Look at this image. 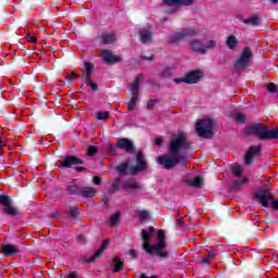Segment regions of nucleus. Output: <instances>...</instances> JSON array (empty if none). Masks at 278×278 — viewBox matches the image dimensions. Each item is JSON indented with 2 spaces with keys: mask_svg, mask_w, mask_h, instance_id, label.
I'll return each instance as SVG.
<instances>
[{
  "mask_svg": "<svg viewBox=\"0 0 278 278\" xmlns=\"http://www.w3.org/2000/svg\"><path fill=\"white\" fill-rule=\"evenodd\" d=\"M192 150V142L188 138V134L178 131L172 135L167 144L168 154H162L156 157V164L165 168V170H173L177 165L188 164V156L181 153H188Z\"/></svg>",
  "mask_w": 278,
  "mask_h": 278,
  "instance_id": "f257e3e1",
  "label": "nucleus"
},
{
  "mask_svg": "<svg viewBox=\"0 0 278 278\" xmlns=\"http://www.w3.org/2000/svg\"><path fill=\"white\" fill-rule=\"evenodd\" d=\"M155 233V227L150 226L147 229L141 230V239L143 240L142 249L148 252L149 255H153L155 252L162 258L168 257V253L164 252L166 249V231L159 230L157 232V243L151 247V237Z\"/></svg>",
  "mask_w": 278,
  "mask_h": 278,
  "instance_id": "f03ea898",
  "label": "nucleus"
},
{
  "mask_svg": "<svg viewBox=\"0 0 278 278\" xmlns=\"http://www.w3.org/2000/svg\"><path fill=\"white\" fill-rule=\"evenodd\" d=\"M256 136L260 140H278V128L268 129L264 124L248 127L247 136Z\"/></svg>",
  "mask_w": 278,
  "mask_h": 278,
  "instance_id": "7ed1b4c3",
  "label": "nucleus"
},
{
  "mask_svg": "<svg viewBox=\"0 0 278 278\" xmlns=\"http://www.w3.org/2000/svg\"><path fill=\"white\" fill-rule=\"evenodd\" d=\"M195 131L200 138H212L216 134V122L210 118L199 119L195 124Z\"/></svg>",
  "mask_w": 278,
  "mask_h": 278,
  "instance_id": "20e7f679",
  "label": "nucleus"
},
{
  "mask_svg": "<svg viewBox=\"0 0 278 278\" xmlns=\"http://www.w3.org/2000/svg\"><path fill=\"white\" fill-rule=\"evenodd\" d=\"M251 60H253V51L249 47H244L240 53V56L233 62L235 71H243L251 66Z\"/></svg>",
  "mask_w": 278,
  "mask_h": 278,
  "instance_id": "39448f33",
  "label": "nucleus"
},
{
  "mask_svg": "<svg viewBox=\"0 0 278 278\" xmlns=\"http://www.w3.org/2000/svg\"><path fill=\"white\" fill-rule=\"evenodd\" d=\"M255 198L263 205V207H270L271 202V207L274 210H278V200H276L275 195L270 193V190L262 189L255 193Z\"/></svg>",
  "mask_w": 278,
  "mask_h": 278,
  "instance_id": "423d86ee",
  "label": "nucleus"
},
{
  "mask_svg": "<svg viewBox=\"0 0 278 278\" xmlns=\"http://www.w3.org/2000/svg\"><path fill=\"white\" fill-rule=\"evenodd\" d=\"M203 79V74L201 71L189 72L186 76L181 78H175V84H199Z\"/></svg>",
  "mask_w": 278,
  "mask_h": 278,
  "instance_id": "0eeeda50",
  "label": "nucleus"
},
{
  "mask_svg": "<svg viewBox=\"0 0 278 278\" xmlns=\"http://www.w3.org/2000/svg\"><path fill=\"white\" fill-rule=\"evenodd\" d=\"M0 203L3 205L4 212L8 216H18V208L12 205V198L8 195H0Z\"/></svg>",
  "mask_w": 278,
  "mask_h": 278,
  "instance_id": "6e6552de",
  "label": "nucleus"
},
{
  "mask_svg": "<svg viewBox=\"0 0 278 278\" xmlns=\"http://www.w3.org/2000/svg\"><path fill=\"white\" fill-rule=\"evenodd\" d=\"M192 36H197V30L187 28L185 30H180L168 37V42H179V40H184V38H190Z\"/></svg>",
  "mask_w": 278,
  "mask_h": 278,
  "instance_id": "1a4fd4ad",
  "label": "nucleus"
},
{
  "mask_svg": "<svg viewBox=\"0 0 278 278\" xmlns=\"http://www.w3.org/2000/svg\"><path fill=\"white\" fill-rule=\"evenodd\" d=\"M136 160H137V166L129 168V173L132 175H138L140 170H144L147 168V161H144V153H142V151H139L137 153Z\"/></svg>",
  "mask_w": 278,
  "mask_h": 278,
  "instance_id": "9d476101",
  "label": "nucleus"
},
{
  "mask_svg": "<svg viewBox=\"0 0 278 278\" xmlns=\"http://www.w3.org/2000/svg\"><path fill=\"white\" fill-rule=\"evenodd\" d=\"M79 164H84V160L75 156V155H68L61 160L60 166L61 168H73V166H77Z\"/></svg>",
  "mask_w": 278,
  "mask_h": 278,
  "instance_id": "9b49d317",
  "label": "nucleus"
},
{
  "mask_svg": "<svg viewBox=\"0 0 278 278\" xmlns=\"http://www.w3.org/2000/svg\"><path fill=\"white\" fill-rule=\"evenodd\" d=\"M101 58L105 64H117L121 62V58L112 52V50H101Z\"/></svg>",
  "mask_w": 278,
  "mask_h": 278,
  "instance_id": "f8f14e48",
  "label": "nucleus"
},
{
  "mask_svg": "<svg viewBox=\"0 0 278 278\" xmlns=\"http://www.w3.org/2000/svg\"><path fill=\"white\" fill-rule=\"evenodd\" d=\"M117 148L124 149L127 153H134L136 151V147L134 146V141L127 138H122L117 140Z\"/></svg>",
  "mask_w": 278,
  "mask_h": 278,
  "instance_id": "ddd939ff",
  "label": "nucleus"
},
{
  "mask_svg": "<svg viewBox=\"0 0 278 278\" xmlns=\"http://www.w3.org/2000/svg\"><path fill=\"white\" fill-rule=\"evenodd\" d=\"M190 49L195 53H201V55H205L207 53V50L205 49V43H203V41L200 39H192L190 41Z\"/></svg>",
  "mask_w": 278,
  "mask_h": 278,
  "instance_id": "4468645a",
  "label": "nucleus"
},
{
  "mask_svg": "<svg viewBox=\"0 0 278 278\" xmlns=\"http://www.w3.org/2000/svg\"><path fill=\"white\" fill-rule=\"evenodd\" d=\"M144 79L143 74H138L135 78V80L130 84V92L132 97H139L140 93V83Z\"/></svg>",
  "mask_w": 278,
  "mask_h": 278,
  "instance_id": "2eb2a0df",
  "label": "nucleus"
},
{
  "mask_svg": "<svg viewBox=\"0 0 278 278\" xmlns=\"http://www.w3.org/2000/svg\"><path fill=\"white\" fill-rule=\"evenodd\" d=\"M139 36L142 45H151V42H153V31L151 30V28L140 29Z\"/></svg>",
  "mask_w": 278,
  "mask_h": 278,
  "instance_id": "dca6fc26",
  "label": "nucleus"
},
{
  "mask_svg": "<svg viewBox=\"0 0 278 278\" xmlns=\"http://www.w3.org/2000/svg\"><path fill=\"white\" fill-rule=\"evenodd\" d=\"M123 190H130V192H142V185L134 179H129L124 182Z\"/></svg>",
  "mask_w": 278,
  "mask_h": 278,
  "instance_id": "f3484780",
  "label": "nucleus"
},
{
  "mask_svg": "<svg viewBox=\"0 0 278 278\" xmlns=\"http://www.w3.org/2000/svg\"><path fill=\"white\" fill-rule=\"evenodd\" d=\"M108 247H110V239H105L102 242L100 249L89 258L88 262H94L96 260L101 257L103 253H105V251L108 250Z\"/></svg>",
  "mask_w": 278,
  "mask_h": 278,
  "instance_id": "a211bd4d",
  "label": "nucleus"
},
{
  "mask_svg": "<svg viewBox=\"0 0 278 278\" xmlns=\"http://www.w3.org/2000/svg\"><path fill=\"white\" fill-rule=\"evenodd\" d=\"M260 149H262V146L250 147L245 154V164H251L253 162V159L255 157L256 153H260Z\"/></svg>",
  "mask_w": 278,
  "mask_h": 278,
  "instance_id": "6ab92c4d",
  "label": "nucleus"
},
{
  "mask_svg": "<svg viewBox=\"0 0 278 278\" xmlns=\"http://www.w3.org/2000/svg\"><path fill=\"white\" fill-rule=\"evenodd\" d=\"M2 253L7 257H14L18 253V248L14 244H4L2 245Z\"/></svg>",
  "mask_w": 278,
  "mask_h": 278,
  "instance_id": "aec40b11",
  "label": "nucleus"
},
{
  "mask_svg": "<svg viewBox=\"0 0 278 278\" xmlns=\"http://www.w3.org/2000/svg\"><path fill=\"white\" fill-rule=\"evenodd\" d=\"M80 197H84L85 199H92V197H97V189L92 187H81Z\"/></svg>",
  "mask_w": 278,
  "mask_h": 278,
  "instance_id": "412c9836",
  "label": "nucleus"
},
{
  "mask_svg": "<svg viewBox=\"0 0 278 278\" xmlns=\"http://www.w3.org/2000/svg\"><path fill=\"white\" fill-rule=\"evenodd\" d=\"M184 184L191 188H201V186H203V178H201V176H197L193 180L185 179Z\"/></svg>",
  "mask_w": 278,
  "mask_h": 278,
  "instance_id": "4be33fe9",
  "label": "nucleus"
},
{
  "mask_svg": "<svg viewBox=\"0 0 278 278\" xmlns=\"http://www.w3.org/2000/svg\"><path fill=\"white\" fill-rule=\"evenodd\" d=\"M101 40H102L103 45H112L113 42H116V35L110 34V33H104L101 36Z\"/></svg>",
  "mask_w": 278,
  "mask_h": 278,
  "instance_id": "5701e85b",
  "label": "nucleus"
},
{
  "mask_svg": "<svg viewBox=\"0 0 278 278\" xmlns=\"http://www.w3.org/2000/svg\"><path fill=\"white\" fill-rule=\"evenodd\" d=\"M243 23L245 25H253V26H257L261 25L262 23V17H260V15H253L251 17H248L245 20H243Z\"/></svg>",
  "mask_w": 278,
  "mask_h": 278,
  "instance_id": "b1692460",
  "label": "nucleus"
},
{
  "mask_svg": "<svg viewBox=\"0 0 278 278\" xmlns=\"http://www.w3.org/2000/svg\"><path fill=\"white\" fill-rule=\"evenodd\" d=\"M67 192H68V194H76L77 197H80L81 187L75 185L74 182H70L67 185Z\"/></svg>",
  "mask_w": 278,
  "mask_h": 278,
  "instance_id": "393cba45",
  "label": "nucleus"
},
{
  "mask_svg": "<svg viewBox=\"0 0 278 278\" xmlns=\"http://www.w3.org/2000/svg\"><path fill=\"white\" fill-rule=\"evenodd\" d=\"M113 273H121V270H123V268H125V263H123V261H121V257L115 256L113 258Z\"/></svg>",
  "mask_w": 278,
  "mask_h": 278,
  "instance_id": "a878e982",
  "label": "nucleus"
},
{
  "mask_svg": "<svg viewBox=\"0 0 278 278\" xmlns=\"http://www.w3.org/2000/svg\"><path fill=\"white\" fill-rule=\"evenodd\" d=\"M195 0H164L165 5H177V3H182L184 5H192Z\"/></svg>",
  "mask_w": 278,
  "mask_h": 278,
  "instance_id": "bb28decb",
  "label": "nucleus"
},
{
  "mask_svg": "<svg viewBox=\"0 0 278 278\" xmlns=\"http://www.w3.org/2000/svg\"><path fill=\"white\" fill-rule=\"evenodd\" d=\"M226 47H228V49H231V50L237 49L238 48V38H236V36L227 37Z\"/></svg>",
  "mask_w": 278,
  "mask_h": 278,
  "instance_id": "cd10ccee",
  "label": "nucleus"
},
{
  "mask_svg": "<svg viewBox=\"0 0 278 278\" xmlns=\"http://www.w3.org/2000/svg\"><path fill=\"white\" fill-rule=\"evenodd\" d=\"M128 168H129V163L125 162V163H121L116 167V170H117L118 175H121V177H125V175H127Z\"/></svg>",
  "mask_w": 278,
  "mask_h": 278,
  "instance_id": "c85d7f7f",
  "label": "nucleus"
},
{
  "mask_svg": "<svg viewBox=\"0 0 278 278\" xmlns=\"http://www.w3.org/2000/svg\"><path fill=\"white\" fill-rule=\"evenodd\" d=\"M94 70V64L90 63V62H86L85 63V71L84 73H86V81L88 79H90V77H92V71Z\"/></svg>",
  "mask_w": 278,
  "mask_h": 278,
  "instance_id": "c756f323",
  "label": "nucleus"
},
{
  "mask_svg": "<svg viewBox=\"0 0 278 278\" xmlns=\"http://www.w3.org/2000/svg\"><path fill=\"white\" fill-rule=\"evenodd\" d=\"M118 188H121V177L114 179L113 185L109 190V194H116Z\"/></svg>",
  "mask_w": 278,
  "mask_h": 278,
  "instance_id": "7c9ffc66",
  "label": "nucleus"
},
{
  "mask_svg": "<svg viewBox=\"0 0 278 278\" xmlns=\"http://www.w3.org/2000/svg\"><path fill=\"white\" fill-rule=\"evenodd\" d=\"M121 223V213H115L113 215H111L110 219H109V225L111 227H114L116 225H118Z\"/></svg>",
  "mask_w": 278,
  "mask_h": 278,
  "instance_id": "2f4dec72",
  "label": "nucleus"
},
{
  "mask_svg": "<svg viewBox=\"0 0 278 278\" xmlns=\"http://www.w3.org/2000/svg\"><path fill=\"white\" fill-rule=\"evenodd\" d=\"M137 215L141 223H144V220H149V218H151V213H149V211H143V210L138 211Z\"/></svg>",
  "mask_w": 278,
  "mask_h": 278,
  "instance_id": "473e14b6",
  "label": "nucleus"
},
{
  "mask_svg": "<svg viewBox=\"0 0 278 278\" xmlns=\"http://www.w3.org/2000/svg\"><path fill=\"white\" fill-rule=\"evenodd\" d=\"M139 97L132 96L129 103H128V110L129 112H134L136 110V103H138Z\"/></svg>",
  "mask_w": 278,
  "mask_h": 278,
  "instance_id": "72a5a7b5",
  "label": "nucleus"
},
{
  "mask_svg": "<svg viewBox=\"0 0 278 278\" xmlns=\"http://www.w3.org/2000/svg\"><path fill=\"white\" fill-rule=\"evenodd\" d=\"M233 118L237 123H247V115L244 113H233Z\"/></svg>",
  "mask_w": 278,
  "mask_h": 278,
  "instance_id": "f704fd0d",
  "label": "nucleus"
},
{
  "mask_svg": "<svg viewBox=\"0 0 278 278\" xmlns=\"http://www.w3.org/2000/svg\"><path fill=\"white\" fill-rule=\"evenodd\" d=\"M231 173H233L235 177H240L242 175V167L240 165H232Z\"/></svg>",
  "mask_w": 278,
  "mask_h": 278,
  "instance_id": "c9c22d12",
  "label": "nucleus"
},
{
  "mask_svg": "<svg viewBox=\"0 0 278 278\" xmlns=\"http://www.w3.org/2000/svg\"><path fill=\"white\" fill-rule=\"evenodd\" d=\"M68 218H77L79 216V210L77 207H73L70 211H67Z\"/></svg>",
  "mask_w": 278,
  "mask_h": 278,
  "instance_id": "e433bc0d",
  "label": "nucleus"
},
{
  "mask_svg": "<svg viewBox=\"0 0 278 278\" xmlns=\"http://www.w3.org/2000/svg\"><path fill=\"white\" fill-rule=\"evenodd\" d=\"M86 85L88 86V88H91L93 92H97V90H99V85H97V83H92L91 79H87Z\"/></svg>",
  "mask_w": 278,
  "mask_h": 278,
  "instance_id": "4c0bfd02",
  "label": "nucleus"
},
{
  "mask_svg": "<svg viewBox=\"0 0 278 278\" xmlns=\"http://www.w3.org/2000/svg\"><path fill=\"white\" fill-rule=\"evenodd\" d=\"M242 184H247V178H243L240 181H235L231 186L232 190H240V187L242 186Z\"/></svg>",
  "mask_w": 278,
  "mask_h": 278,
  "instance_id": "58836bf2",
  "label": "nucleus"
},
{
  "mask_svg": "<svg viewBox=\"0 0 278 278\" xmlns=\"http://www.w3.org/2000/svg\"><path fill=\"white\" fill-rule=\"evenodd\" d=\"M117 148H118V146H115L113 143H109L108 147H106V149H108V151L111 155H116V149Z\"/></svg>",
  "mask_w": 278,
  "mask_h": 278,
  "instance_id": "ea45409f",
  "label": "nucleus"
},
{
  "mask_svg": "<svg viewBox=\"0 0 278 278\" xmlns=\"http://www.w3.org/2000/svg\"><path fill=\"white\" fill-rule=\"evenodd\" d=\"M170 75H173V70L170 67H165L162 71V77H164L165 79L170 77Z\"/></svg>",
  "mask_w": 278,
  "mask_h": 278,
  "instance_id": "a19ab883",
  "label": "nucleus"
},
{
  "mask_svg": "<svg viewBox=\"0 0 278 278\" xmlns=\"http://www.w3.org/2000/svg\"><path fill=\"white\" fill-rule=\"evenodd\" d=\"M97 151H99V148H97L96 146H91L87 150V155L89 156L96 155Z\"/></svg>",
  "mask_w": 278,
  "mask_h": 278,
  "instance_id": "79ce46f5",
  "label": "nucleus"
},
{
  "mask_svg": "<svg viewBox=\"0 0 278 278\" xmlns=\"http://www.w3.org/2000/svg\"><path fill=\"white\" fill-rule=\"evenodd\" d=\"M207 53V49H216V41L215 40H208L206 45H204Z\"/></svg>",
  "mask_w": 278,
  "mask_h": 278,
  "instance_id": "37998d69",
  "label": "nucleus"
},
{
  "mask_svg": "<svg viewBox=\"0 0 278 278\" xmlns=\"http://www.w3.org/2000/svg\"><path fill=\"white\" fill-rule=\"evenodd\" d=\"M108 116H110V113L105 112H99L97 115L98 121H106Z\"/></svg>",
  "mask_w": 278,
  "mask_h": 278,
  "instance_id": "c03bdc74",
  "label": "nucleus"
},
{
  "mask_svg": "<svg viewBox=\"0 0 278 278\" xmlns=\"http://www.w3.org/2000/svg\"><path fill=\"white\" fill-rule=\"evenodd\" d=\"M267 90H268V92H277V85L274 83H269L267 85Z\"/></svg>",
  "mask_w": 278,
  "mask_h": 278,
  "instance_id": "a18cd8bd",
  "label": "nucleus"
},
{
  "mask_svg": "<svg viewBox=\"0 0 278 278\" xmlns=\"http://www.w3.org/2000/svg\"><path fill=\"white\" fill-rule=\"evenodd\" d=\"M156 104H157V100H150L148 102V110H153Z\"/></svg>",
  "mask_w": 278,
  "mask_h": 278,
  "instance_id": "49530a36",
  "label": "nucleus"
},
{
  "mask_svg": "<svg viewBox=\"0 0 278 278\" xmlns=\"http://www.w3.org/2000/svg\"><path fill=\"white\" fill-rule=\"evenodd\" d=\"M129 256L132 257L134 260L138 258V252H136L134 249L129 250Z\"/></svg>",
  "mask_w": 278,
  "mask_h": 278,
  "instance_id": "de8ad7c7",
  "label": "nucleus"
},
{
  "mask_svg": "<svg viewBox=\"0 0 278 278\" xmlns=\"http://www.w3.org/2000/svg\"><path fill=\"white\" fill-rule=\"evenodd\" d=\"M101 181H102L101 177L99 176L93 177V184H96V186H101Z\"/></svg>",
  "mask_w": 278,
  "mask_h": 278,
  "instance_id": "09e8293b",
  "label": "nucleus"
},
{
  "mask_svg": "<svg viewBox=\"0 0 278 278\" xmlns=\"http://www.w3.org/2000/svg\"><path fill=\"white\" fill-rule=\"evenodd\" d=\"M26 38H27L28 42H34V43H36L37 40H38V39L36 38V36H29V35H28Z\"/></svg>",
  "mask_w": 278,
  "mask_h": 278,
  "instance_id": "8fccbe9b",
  "label": "nucleus"
},
{
  "mask_svg": "<svg viewBox=\"0 0 278 278\" xmlns=\"http://www.w3.org/2000/svg\"><path fill=\"white\" fill-rule=\"evenodd\" d=\"M75 77H77V74L75 72H72L71 75L66 76V79H67V81H71L72 79H75Z\"/></svg>",
  "mask_w": 278,
  "mask_h": 278,
  "instance_id": "3c124183",
  "label": "nucleus"
},
{
  "mask_svg": "<svg viewBox=\"0 0 278 278\" xmlns=\"http://www.w3.org/2000/svg\"><path fill=\"white\" fill-rule=\"evenodd\" d=\"M210 260H208V257L206 256V257H204V258H202L201 261H200V264H202V265H205L206 264V266L210 264Z\"/></svg>",
  "mask_w": 278,
  "mask_h": 278,
  "instance_id": "603ef678",
  "label": "nucleus"
},
{
  "mask_svg": "<svg viewBox=\"0 0 278 278\" xmlns=\"http://www.w3.org/2000/svg\"><path fill=\"white\" fill-rule=\"evenodd\" d=\"M66 278H79L76 271L66 275Z\"/></svg>",
  "mask_w": 278,
  "mask_h": 278,
  "instance_id": "864d4df0",
  "label": "nucleus"
},
{
  "mask_svg": "<svg viewBox=\"0 0 278 278\" xmlns=\"http://www.w3.org/2000/svg\"><path fill=\"white\" fill-rule=\"evenodd\" d=\"M162 142H164V140L162 138H156L154 140V144H156L157 147L162 146Z\"/></svg>",
  "mask_w": 278,
  "mask_h": 278,
  "instance_id": "5fc2aeb1",
  "label": "nucleus"
},
{
  "mask_svg": "<svg viewBox=\"0 0 278 278\" xmlns=\"http://www.w3.org/2000/svg\"><path fill=\"white\" fill-rule=\"evenodd\" d=\"M211 262L216 257V253L214 252H208V255L206 256Z\"/></svg>",
  "mask_w": 278,
  "mask_h": 278,
  "instance_id": "6e6d98bb",
  "label": "nucleus"
},
{
  "mask_svg": "<svg viewBox=\"0 0 278 278\" xmlns=\"http://www.w3.org/2000/svg\"><path fill=\"white\" fill-rule=\"evenodd\" d=\"M58 216H60V213L58 211H55L54 213H52L50 215V218H52V220H55V218H58Z\"/></svg>",
  "mask_w": 278,
  "mask_h": 278,
  "instance_id": "4d7b16f0",
  "label": "nucleus"
},
{
  "mask_svg": "<svg viewBox=\"0 0 278 278\" xmlns=\"http://www.w3.org/2000/svg\"><path fill=\"white\" fill-rule=\"evenodd\" d=\"M77 240H78V242H86V237H84V236H78V237H77Z\"/></svg>",
  "mask_w": 278,
  "mask_h": 278,
  "instance_id": "13d9d810",
  "label": "nucleus"
},
{
  "mask_svg": "<svg viewBox=\"0 0 278 278\" xmlns=\"http://www.w3.org/2000/svg\"><path fill=\"white\" fill-rule=\"evenodd\" d=\"M176 225H177V227H184V220L178 219Z\"/></svg>",
  "mask_w": 278,
  "mask_h": 278,
  "instance_id": "bf43d9fd",
  "label": "nucleus"
},
{
  "mask_svg": "<svg viewBox=\"0 0 278 278\" xmlns=\"http://www.w3.org/2000/svg\"><path fill=\"white\" fill-rule=\"evenodd\" d=\"M139 278H157L156 276H147V274H141Z\"/></svg>",
  "mask_w": 278,
  "mask_h": 278,
  "instance_id": "052dcab7",
  "label": "nucleus"
},
{
  "mask_svg": "<svg viewBox=\"0 0 278 278\" xmlns=\"http://www.w3.org/2000/svg\"><path fill=\"white\" fill-rule=\"evenodd\" d=\"M77 173H84L86 170V167H75Z\"/></svg>",
  "mask_w": 278,
  "mask_h": 278,
  "instance_id": "680f3d73",
  "label": "nucleus"
},
{
  "mask_svg": "<svg viewBox=\"0 0 278 278\" xmlns=\"http://www.w3.org/2000/svg\"><path fill=\"white\" fill-rule=\"evenodd\" d=\"M142 60H148L149 62H151V60H153V56H142Z\"/></svg>",
  "mask_w": 278,
  "mask_h": 278,
  "instance_id": "e2e57ef3",
  "label": "nucleus"
},
{
  "mask_svg": "<svg viewBox=\"0 0 278 278\" xmlns=\"http://www.w3.org/2000/svg\"><path fill=\"white\" fill-rule=\"evenodd\" d=\"M271 3H278V0H270Z\"/></svg>",
  "mask_w": 278,
  "mask_h": 278,
  "instance_id": "0e129e2a",
  "label": "nucleus"
},
{
  "mask_svg": "<svg viewBox=\"0 0 278 278\" xmlns=\"http://www.w3.org/2000/svg\"><path fill=\"white\" fill-rule=\"evenodd\" d=\"M277 97H278V90H277Z\"/></svg>",
  "mask_w": 278,
  "mask_h": 278,
  "instance_id": "69168bd1",
  "label": "nucleus"
}]
</instances>
